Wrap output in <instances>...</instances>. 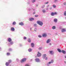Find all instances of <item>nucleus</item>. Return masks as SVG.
<instances>
[{"instance_id": "obj_36", "label": "nucleus", "mask_w": 66, "mask_h": 66, "mask_svg": "<svg viewBox=\"0 0 66 66\" xmlns=\"http://www.w3.org/2000/svg\"><path fill=\"white\" fill-rule=\"evenodd\" d=\"M23 39H27V38L25 37H24Z\"/></svg>"}, {"instance_id": "obj_4", "label": "nucleus", "mask_w": 66, "mask_h": 66, "mask_svg": "<svg viewBox=\"0 0 66 66\" xmlns=\"http://www.w3.org/2000/svg\"><path fill=\"white\" fill-rule=\"evenodd\" d=\"M41 53H39V52H38V53L37 54V56L39 57V56H41Z\"/></svg>"}, {"instance_id": "obj_21", "label": "nucleus", "mask_w": 66, "mask_h": 66, "mask_svg": "<svg viewBox=\"0 0 66 66\" xmlns=\"http://www.w3.org/2000/svg\"><path fill=\"white\" fill-rule=\"evenodd\" d=\"M12 24L13 25H15V24H16V22H14L12 23Z\"/></svg>"}, {"instance_id": "obj_8", "label": "nucleus", "mask_w": 66, "mask_h": 66, "mask_svg": "<svg viewBox=\"0 0 66 66\" xmlns=\"http://www.w3.org/2000/svg\"><path fill=\"white\" fill-rule=\"evenodd\" d=\"M43 37H46L47 36V35L46 34H44L43 35Z\"/></svg>"}, {"instance_id": "obj_6", "label": "nucleus", "mask_w": 66, "mask_h": 66, "mask_svg": "<svg viewBox=\"0 0 66 66\" xmlns=\"http://www.w3.org/2000/svg\"><path fill=\"white\" fill-rule=\"evenodd\" d=\"M66 31V29H62L61 31L62 32H65Z\"/></svg>"}, {"instance_id": "obj_27", "label": "nucleus", "mask_w": 66, "mask_h": 66, "mask_svg": "<svg viewBox=\"0 0 66 66\" xmlns=\"http://www.w3.org/2000/svg\"><path fill=\"white\" fill-rule=\"evenodd\" d=\"M8 61L9 62V63H11V62L12 61L11 60H9Z\"/></svg>"}, {"instance_id": "obj_18", "label": "nucleus", "mask_w": 66, "mask_h": 66, "mask_svg": "<svg viewBox=\"0 0 66 66\" xmlns=\"http://www.w3.org/2000/svg\"><path fill=\"white\" fill-rule=\"evenodd\" d=\"M55 26H53L52 27V29H53V30H54V29H55Z\"/></svg>"}, {"instance_id": "obj_39", "label": "nucleus", "mask_w": 66, "mask_h": 66, "mask_svg": "<svg viewBox=\"0 0 66 66\" xmlns=\"http://www.w3.org/2000/svg\"><path fill=\"white\" fill-rule=\"evenodd\" d=\"M37 25L36 24H34V27H36Z\"/></svg>"}, {"instance_id": "obj_38", "label": "nucleus", "mask_w": 66, "mask_h": 66, "mask_svg": "<svg viewBox=\"0 0 66 66\" xmlns=\"http://www.w3.org/2000/svg\"><path fill=\"white\" fill-rule=\"evenodd\" d=\"M25 66H29V64H27L25 65Z\"/></svg>"}, {"instance_id": "obj_51", "label": "nucleus", "mask_w": 66, "mask_h": 66, "mask_svg": "<svg viewBox=\"0 0 66 66\" xmlns=\"http://www.w3.org/2000/svg\"><path fill=\"white\" fill-rule=\"evenodd\" d=\"M65 58H66V56H65Z\"/></svg>"}, {"instance_id": "obj_40", "label": "nucleus", "mask_w": 66, "mask_h": 66, "mask_svg": "<svg viewBox=\"0 0 66 66\" xmlns=\"http://www.w3.org/2000/svg\"><path fill=\"white\" fill-rule=\"evenodd\" d=\"M51 62H48V64H51Z\"/></svg>"}, {"instance_id": "obj_26", "label": "nucleus", "mask_w": 66, "mask_h": 66, "mask_svg": "<svg viewBox=\"0 0 66 66\" xmlns=\"http://www.w3.org/2000/svg\"><path fill=\"white\" fill-rule=\"evenodd\" d=\"M43 12V13H45V12H46V11H45V10H42Z\"/></svg>"}, {"instance_id": "obj_10", "label": "nucleus", "mask_w": 66, "mask_h": 66, "mask_svg": "<svg viewBox=\"0 0 66 66\" xmlns=\"http://www.w3.org/2000/svg\"><path fill=\"white\" fill-rule=\"evenodd\" d=\"M9 64H10V63H9V62H6L5 63V65L6 66H9Z\"/></svg>"}, {"instance_id": "obj_30", "label": "nucleus", "mask_w": 66, "mask_h": 66, "mask_svg": "<svg viewBox=\"0 0 66 66\" xmlns=\"http://www.w3.org/2000/svg\"><path fill=\"white\" fill-rule=\"evenodd\" d=\"M51 62V63H53V60H52Z\"/></svg>"}, {"instance_id": "obj_35", "label": "nucleus", "mask_w": 66, "mask_h": 66, "mask_svg": "<svg viewBox=\"0 0 66 66\" xmlns=\"http://www.w3.org/2000/svg\"><path fill=\"white\" fill-rule=\"evenodd\" d=\"M38 37H40V38L42 37V36H41L40 35H39Z\"/></svg>"}, {"instance_id": "obj_11", "label": "nucleus", "mask_w": 66, "mask_h": 66, "mask_svg": "<svg viewBox=\"0 0 66 66\" xmlns=\"http://www.w3.org/2000/svg\"><path fill=\"white\" fill-rule=\"evenodd\" d=\"M61 52L64 54H65L66 53V52L65 51H64L63 50H62L61 51Z\"/></svg>"}, {"instance_id": "obj_3", "label": "nucleus", "mask_w": 66, "mask_h": 66, "mask_svg": "<svg viewBox=\"0 0 66 66\" xmlns=\"http://www.w3.org/2000/svg\"><path fill=\"white\" fill-rule=\"evenodd\" d=\"M56 14H57V13L56 12H55L54 13L52 12L51 13V16H54V15H56Z\"/></svg>"}, {"instance_id": "obj_50", "label": "nucleus", "mask_w": 66, "mask_h": 66, "mask_svg": "<svg viewBox=\"0 0 66 66\" xmlns=\"http://www.w3.org/2000/svg\"><path fill=\"white\" fill-rule=\"evenodd\" d=\"M46 10H48V8H47Z\"/></svg>"}, {"instance_id": "obj_33", "label": "nucleus", "mask_w": 66, "mask_h": 66, "mask_svg": "<svg viewBox=\"0 0 66 66\" xmlns=\"http://www.w3.org/2000/svg\"><path fill=\"white\" fill-rule=\"evenodd\" d=\"M35 16V17H37L38 16V15H36Z\"/></svg>"}, {"instance_id": "obj_37", "label": "nucleus", "mask_w": 66, "mask_h": 66, "mask_svg": "<svg viewBox=\"0 0 66 66\" xmlns=\"http://www.w3.org/2000/svg\"><path fill=\"white\" fill-rule=\"evenodd\" d=\"M10 44H11V45H12V44H13V42H11L10 43Z\"/></svg>"}, {"instance_id": "obj_13", "label": "nucleus", "mask_w": 66, "mask_h": 66, "mask_svg": "<svg viewBox=\"0 0 66 66\" xmlns=\"http://www.w3.org/2000/svg\"><path fill=\"white\" fill-rule=\"evenodd\" d=\"M54 21L55 22H57V19H54Z\"/></svg>"}, {"instance_id": "obj_29", "label": "nucleus", "mask_w": 66, "mask_h": 66, "mask_svg": "<svg viewBox=\"0 0 66 66\" xmlns=\"http://www.w3.org/2000/svg\"><path fill=\"white\" fill-rule=\"evenodd\" d=\"M11 50H12V49H11V48H9V51H11Z\"/></svg>"}, {"instance_id": "obj_25", "label": "nucleus", "mask_w": 66, "mask_h": 66, "mask_svg": "<svg viewBox=\"0 0 66 66\" xmlns=\"http://www.w3.org/2000/svg\"><path fill=\"white\" fill-rule=\"evenodd\" d=\"M10 54V53H7V55H9Z\"/></svg>"}, {"instance_id": "obj_24", "label": "nucleus", "mask_w": 66, "mask_h": 66, "mask_svg": "<svg viewBox=\"0 0 66 66\" xmlns=\"http://www.w3.org/2000/svg\"><path fill=\"white\" fill-rule=\"evenodd\" d=\"M53 7H54V8H55V7H56V5H53Z\"/></svg>"}, {"instance_id": "obj_2", "label": "nucleus", "mask_w": 66, "mask_h": 66, "mask_svg": "<svg viewBox=\"0 0 66 66\" xmlns=\"http://www.w3.org/2000/svg\"><path fill=\"white\" fill-rule=\"evenodd\" d=\"M26 58H24L21 60V63H22L23 62H26Z\"/></svg>"}, {"instance_id": "obj_5", "label": "nucleus", "mask_w": 66, "mask_h": 66, "mask_svg": "<svg viewBox=\"0 0 66 66\" xmlns=\"http://www.w3.org/2000/svg\"><path fill=\"white\" fill-rule=\"evenodd\" d=\"M36 61V62H39V59L38 58H36L35 59Z\"/></svg>"}, {"instance_id": "obj_7", "label": "nucleus", "mask_w": 66, "mask_h": 66, "mask_svg": "<svg viewBox=\"0 0 66 66\" xmlns=\"http://www.w3.org/2000/svg\"><path fill=\"white\" fill-rule=\"evenodd\" d=\"M19 25H21V26H23V23L22 22H20L19 23Z\"/></svg>"}, {"instance_id": "obj_14", "label": "nucleus", "mask_w": 66, "mask_h": 66, "mask_svg": "<svg viewBox=\"0 0 66 66\" xmlns=\"http://www.w3.org/2000/svg\"><path fill=\"white\" fill-rule=\"evenodd\" d=\"M51 41V40L50 39H48V40H47V43L48 44V43H49Z\"/></svg>"}, {"instance_id": "obj_34", "label": "nucleus", "mask_w": 66, "mask_h": 66, "mask_svg": "<svg viewBox=\"0 0 66 66\" xmlns=\"http://www.w3.org/2000/svg\"><path fill=\"white\" fill-rule=\"evenodd\" d=\"M64 15H66V11H65L64 12Z\"/></svg>"}, {"instance_id": "obj_48", "label": "nucleus", "mask_w": 66, "mask_h": 66, "mask_svg": "<svg viewBox=\"0 0 66 66\" xmlns=\"http://www.w3.org/2000/svg\"><path fill=\"white\" fill-rule=\"evenodd\" d=\"M64 63H66V61H64Z\"/></svg>"}, {"instance_id": "obj_23", "label": "nucleus", "mask_w": 66, "mask_h": 66, "mask_svg": "<svg viewBox=\"0 0 66 66\" xmlns=\"http://www.w3.org/2000/svg\"><path fill=\"white\" fill-rule=\"evenodd\" d=\"M50 53H51V54H53L52 52H53V51H50Z\"/></svg>"}, {"instance_id": "obj_1", "label": "nucleus", "mask_w": 66, "mask_h": 66, "mask_svg": "<svg viewBox=\"0 0 66 66\" xmlns=\"http://www.w3.org/2000/svg\"><path fill=\"white\" fill-rule=\"evenodd\" d=\"M37 23L38 24L40 25V26H42L43 24V23L40 21H37Z\"/></svg>"}, {"instance_id": "obj_42", "label": "nucleus", "mask_w": 66, "mask_h": 66, "mask_svg": "<svg viewBox=\"0 0 66 66\" xmlns=\"http://www.w3.org/2000/svg\"><path fill=\"white\" fill-rule=\"evenodd\" d=\"M47 59H48L47 58V57H46V58L45 59V60H47Z\"/></svg>"}, {"instance_id": "obj_31", "label": "nucleus", "mask_w": 66, "mask_h": 66, "mask_svg": "<svg viewBox=\"0 0 66 66\" xmlns=\"http://www.w3.org/2000/svg\"><path fill=\"white\" fill-rule=\"evenodd\" d=\"M48 3H49V2H46L45 3V4H48Z\"/></svg>"}, {"instance_id": "obj_46", "label": "nucleus", "mask_w": 66, "mask_h": 66, "mask_svg": "<svg viewBox=\"0 0 66 66\" xmlns=\"http://www.w3.org/2000/svg\"><path fill=\"white\" fill-rule=\"evenodd\" d=\"M48 6H49V5H48V6H47V7H48Z\"/></svg>"}, {"instance_id": "obj_41", "label": "nucleus", "mask_w": 66, "mask_h": 66, "mask_svg": "<svg viewBox=\"0 0 66 66\" xmlns=\"http://www.w3.org/2000/svg\"><path fill=\"white\" fill-rule=\"evenodd\" d=\"M64 5H66V2H65L64 3Z\"/></svg>"}, {"instance_id": "obj_19", "label": "nucleus", "mask_w": 66, "mask_h": 66, "mask_svg": "<svg viewBox=\"0 0 66 66\" xmlns=\"http://www.w3.org/2000/svg\"><path fill=\"white\" fill-rule=\"evenodd\" d=\"M28 42H29V43H30L31 42V39H30V38H29L28 39Z\"/></svg>"}, {"instance_id": "obj_45", "label": "nucleus", "mask_w": 66, "mask_h": 66, "mask_svg": "<svg viewBox=\"0 0 66 66\" xmlns=\"http://www.w3.org/2000/svg\"><path fill=\"white\" fill-rule=\"evenodd\" d=\"M50 10H51V9H52V7L50 8Z\"/></svg>"}, {"instance_id": "obj_22", "label": "nucleus", "mask_w": 66, "mask_h": 66, "mask_svg": "<svg viewBox=\"0 0 66 66\" xmlns=\"http://www.w3.org/2000/svg\"><path fill=\"white\" fill-rule=\"evenodd\" d=\"M32 50V49H30L29 48V50H28V51L29 52H31V51Z\"/></svg>"}, {"instance_id": "obj_32", "label": "nucleus", "mask_w": 66, "mask_h": 66, "mask_svg": "<svg viewBox=\"0 0 66 66\" xmlns=\"http://www.w3.org/2000/svg\"><path fill=\"white\" fill-rule=\"evenodd\" d=\"M32 2H35V0H33L32 1Z\"/></svg>"}, {"instance_id": "obj_47", "label": "nucleus", "mask_w": 66, "mask_h": 66, "mask_svg": "<svg viewBox=\"0 0 66 66\" xmlns=\"http://www.w3.org/2000/svg\"><path fill=\"white\" fill-rule=\"evenodd\" d=\"M50 45H51V43H50Z\"/></svg>"}, {"instance_id": "obj_43", "label": "nucleus", "mask_w": 66, "mask_h": 66, "mask_svg": "<svg viewBox=\"0 0 66 66\" xmlns=\"http://www.w3.org/2000/svg\"><path fill=\"white\" fill-rule=\"evenodd\" d=\"M56 1H57V0H55V2H56Z\"/></svg>"}, {"instance_id": "obj_12", "label": "nucleus", "mask_w": 66, "mask_h": 66, "mask_svg": "<svg viewBox=\"0 0 66 66\" xmlns=\"http://www.w3.org/2000/svg\"><path fill=\"white\" fill-rule=\"evenodd\" d=\"M8 41L9 42H11L12 41V39L11 38H9L8 39Z\"/></svg>"}, {"instance_id": "obj_44", "label": "nucleus", "mask_w": 66, "mask_h": 66, "mask_svg": "<svg viewBox=\"0 0 66 66\" xmlns=\"http://www.w3.org/2000/svg\"><path fill=\"white\" fill-rule=\"evenodd\" d=\"M39 49L40 50V49H42V48H39Z\"/></svg>"}, {"instance_id": "obj_15", "label": "nucleus", "mask_w": 66, "mask_h": 66, "mask_svg": "<svg viewBox=\"0 0 66 66\" xmlns=\"http://www.w3.org/2000/svg\"><path fill=\"white\" fill-rule=\"evenodd\" d=\"M31 45L32 47H34V43H32L31 44Z\"/></svg>"}, {"instance_id": "obj_49", "label": "nucleus", "mask_w": 66, "mask_h": 66, "mask_svg": "<svg viewBox=\"0 0 66 66\" xmlns=\"http://www.w3.org/2000/svg\"><path fill=\"white\" fill-rule=\"evenodd\" d=\"M35 14V12H34V13H33V14Z\"/></svg>"}, {"instance_id": "obj_28", "label": "nucleus", "mask_w": 66, "mask_h": 66, "mask_svg": "<svg viewBox=\"0 0 66 66\" xmlns=\"http://www.w3.org/2000/svg\"><path fill=\"white\" fill-rule=\"evenodd\" d=\"M44 7H45V5H43L42 7V8H44Z\"/></svg>"}, {"instance_id": "obj_16", "label": "nucleus", "mask_w": 66, "mask_h": 66, "mask_svg": "<svg viewBox=\"0 0 66 66\" xmlns=\"http://www.w3.org/2000/svg\"><path fill=\"white\" fill-rule=\"evenodd\" d=\"M43 58H45V57H46V54H44L43 55Z\"/></svg>"}, {"instance_id": "obj_17", "label": "nucleus", "mask_w": 66, "mask_h": 66, "mask_svg": "<svg viewBox=\"0 0 66 66\" xmlns=\"http://www.w3.org/2000/svg\"><path fill=\"white\" fill-rule=\"evenodd\" d=\"M11 30L12 31H14L15 30V29H14V28L13 27L11 28Z\"/></svg>"}, {"instance_id": "obj_20", "label": "nucleus", "mask_w": 66, "mask_h": 66, "mask_svg": "<svg viewBox=\"0 0 66 66\" xmlns=\"http://www.w3.org/2000/svg\"><path fill=\"white\" fill-rule=\"evenodd\" d=\"M57 50H58V51H59V52H61V50H60L59 48H58L57 49Z\"/></svg>"}, {"instance_id": "obj_9", "label": "nucleus", "mask_w": 66, "mask_h": 66, "mask_svg": "<svg viewBox=\"0 0 66 66\" xmlns=\"http://www.w3.org/2000/svg\"><path fill=\"white\" fill-rule=\"evenodd\" d=\"M29 19L30 21H32V20H34V18H30Z\"/></svg>"}]
</instances>
